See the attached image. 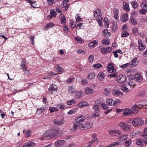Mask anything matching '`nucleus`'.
<instances>
[{
    "mask_svg": "<svg viewBox=\"0 0 147 147\" xmlns=\"http://www.w3.org/2000/svg\"><path fill=\"white\" fill-rule=\"evenodd\" d=\"M123 113L125 115H129L132 113V111L131 109L129 110V109H126L124 111Z\"/></svg>",
    "mask_w": 147,
    "mask_h": 147,
    "instance_id": "c756f323",
    "label": "nucleus"
},
{
    "mask_svg": "<svg viewBox=\"0 0 147 147\" xmlns=\"http://www.w3.org/2000/svg\"><path fill=\"white\" fill-rule=\"evenodd\" d=\"M140 105H134L131 109L132 111V113L135 114H137L138 113V109L139 108H141V107H139Z\"/></svg>",
    "mask_w": 147,
    "mask_h": 147,
    "instance_id": "6e6552de",
    "label": "nucleus"
},
{
    "mask_svg": "<svg viewBox=\"0 0 147 147\" xmlns=\"http://www.w3.org/2000/svg\"><path fill=\"white\" fill-rule=\"evenodd\" d=\"M100 105L105 110L107 111L108 110V107L107 104L104 103H101Z\"/></svg>",
    "mask_w": 147,
    "mask_h": 147,
    "instance_id": "f704fd0d",
    "label": "nucleus"
},
{
    "mask_svg": "<svg viewBox=\"0 0 147 147\" xmlns=\"http://www.w3.org/2000/svg\"><path fill=\"white\" fill-rule=\"evenodd\" d=\"M75 94V98L76 99H79L83 96V93L81 91H76Z\"/></svg>",
    "mask_w": 147,
    "mask_h": 147,
    "instance_id": "f8f14e48",
    "label": "nucleus"
},
{
    "mask_svg": "<svg viewBox=\"0 0 147 147\" xmlns=\"http://www.w3.org/2000/svg\"><path fill=\"white\" fill-rule=\"evenodd\" d=\"M138 48L141 51H143L145 49L144 46L142 44L139 45L138 46Z\"/></svg>",
    "mask_w": 147,
    "mask_h": 147,
    "instance_id": "603ef678",
    "label": "nucleus"
},
{
    "mask_svg": "<svg viewBox=\"0 0 147 147\" xmlns=\"http://www.w3.org/2000/svg\"><path fill=\"white\" fill-rule=\"evenodd\" d=\"M127 137L128 136L126 135L121 136L119 138V140L120 141L122 142L127 140Z\"/></svg>",
    "mask_w": 147,
    "mask_h": 147,
    "instance_id": "cd10ccee",
    "label": "nucleus"
},
{
    "mask_svg": "<svg viewBox=\"0 0 147 147\" xmlns=\"http://www.w3.org/2000/svg\"><path fill=\"white\" fill-rule=\"evenodd\" d=\"M81 124V123H80V122H77L76 121L75 122L74 124V125L73 127L70 129V131H71L72 132H74L75 131L77 130L78 127H79V128H80V126Z\"/></svg>",
    "mask_w": 147,
    "mask_h": 147,
    "instance_id": "0eeeda50",
    "label": "nucleus"
},
{
    "mask_svg": "<svg viewBox=\"0 0 147 147\" xmlns=\"http://www.w3.org/2000/svg\"><path fill=\"white\" fill-rule=\"evenodd\" d=\"M104 21L106 23V25H105L106 28H108L109 27V23L108 22V20L107 18H104Z\"/></svg>",
    "mask_w": 147,
    "mask_h": 147,
    "instance_id": "052dcab7",
    "label": "nucleus"
},
{
    "mask_svg": "<svg viewBox=\"0 0 147 147\" xmlns=\"http://www.w3.org/2000/svg\"><path fill=\"white\" fill-rule=\"evenodd\" d=\"M68 90L69 93H75L76 91L74 89L73 87L72 86L69 87L68 88Z\"/></svg>",
    "mask_w": 147,
    "mask_h": 147,
    "instance_id": "473e14b6",
    "label": "nucleus"
},
{
    "mask_svg": "<svg viewBox=\"0 0 147 147\" xmlns=\"http://www.w3.org/2000/svg\"><path fill=\"white\" fill-rule=\"evenodd\" d=\"M143 143V140L142 139H139L136 140V144L137 145H141Z\"/></svg>",
    "mask_w": 147,
    "mask_h": 147,
    "instance_id": "58836bf2",
    "label": "nucleus"
},
{
    "mask_svg": "<svg viewBox=\"0 0 147 147\" xmlns=\"http://www.w3.org/2000/svg\"><path fill=\"white\" fill-rule=\"evenodd\" d=\"M49 110L51 113H52L57 111L58 109L56 107H50L49 109Z\"/></svg>",
    "mask_w": 147,
    "mask_h": 147,
    "instance_id": "37998d69",
    "label": "nucleus"
},
{
    "mask_svg": "<svg viewBox=\"0 0 147 147\" xmlns=\"http://www.w3.org/2000/svg\"><path fill=\"white\" fill-rule=\"evenodd\" d=\"M65 142L63 140H59L56 141L55 143V145L56 146H58L63 145Z\"/></svg>",
    "mask_w": 147,
    "mask_h": 147,
    "instance_id": "4468645a",
    "label": "nucleus"
},
{
    "mask_svg": "<svg viewBox=\"0 0 147 147\" xmlns=\"http://www.w3.org/2000/svg\"><path fill=\"white\" fill-rule=\"evenodd\" d=\"M75 146V144L73 142H72L68 144L67 147H74Z\"/></svg>",
    "mask_w": 147,
    "mask_h": 147,
    "instance_id": "774afa93",
    "label": "nucleus"
},
{
    "mask_svg": "<svg viewBox=\"0 0 147 147\" xmlns=\"http://www.w3.org/2000/svg\"><path fill=\"white\" fill-rule=\"evenodd\" d=\"M123 8L124 9H125L126 11H129V10L128 4L126 3H125V4L123 3Z\"/></svg>",
    "mask_w": 147,
    "mask_h": 147,
    "instance_id": "c03bdc74",
    "label": "nucleus"
},
{
    "mask_svg": "<svg viewBox=\"0 0 147 147\" xmlns=\"http://www.w3.org/2000/svg\"><path fill=\"white\" fill-rule=\"evenodd\" d=\"M26 62L25 60L24 59H23L21 63V69H22L23 71H28L26 67Z\"/></svg>",
    "mask_w": 147,
    "mask_h": 147,
    "instance_id": "1a4fd4ad",
    "label": "nucleus"
},
{
    "mask_svg": "<svg viewBox=\"0 0 147 147\" xmlns=\"http://www.w3.org/2000/svg\"><path fill=\"white\" fill-rule=\"evenodd\" d=\"M69 0H64L62 2V6L63 7L67 9L69 7V5H68L67 2H68Z\"/></svg>",
    "mask_w": 147,
    "mask_h": 147,
    "instance_id": "2eb2a0df",
    "label": "nucleus"
},
{
    "mask_svg": "<svg viewBox=\"0 0 147 147\" xmlns=\"http://www.w3.org/2000/svg\"><path fill=\"white\" fill-rule=\"evenodd\" d=\"M76 100H71L68 101L67 102V104L68 105H71L72 103L75 104L76 103Z\"/></svg>",
    "mask_w": 147,
    "mask_h": 147,
    "instance_id": "6e6d98bb",
    "label": "nucleus"
},
{
    "mask_svg": "<svg viewBox=\"0 0 147 147\" xmlns=\"http://www.w3.org/2000/svg\"><path fill=\"white\" fill-rule=\"evenodd\" d=\"M92 126V123L87 122L83 125L81 124L80 126V128L82 130H85L91 128Z\"/></svg>",
    "mask_w": 147,
    "mask_h": 147,
    "instance_id": "39448f33",
    "label": "nucleus"
},
{
    "mask_svg": "<svg viewBox=\"0 0 147 147\" xmlns=\"http://www.w3.org/2000/svg\"><path fill=\"white\" fill-rule=\"evenodd\" d=\"M95 76L94 73L90 74L88 76L87 78L91 80L94 78Z\"/></svg>",
    "mask_w": 147,
    "mask_h": 147,
    "instance_id": "c9c22d12",
    "label": "nucleus"
},
{
    "mask_svg": "<svg viewBox=\"0 0 147 147\" xmlns=\"http://www.w3.org/2000/svg\"><path fill=\"white\" fill-rule=\"evenodd\" d=\"M111 91V90L110 88H106L105 89L104 92V94L106 96H109Z\"/></svg>",
    "mask_w": 147,
    "mask_h": 147,
    "instance_id": "4be33fe9",
    "label": "nucleus"
},
{
    "mask_svg": "<svg viewBox=\"0 0 147 147\" xmlns=\"http://www.w3.org/2000/svg\"><path fill=\"white\" fill-rule=\"evenodd\" d=\"M107 67L108 68V69H115L112 63H110L108 65ZM109 71H111L110 70H109Z\"/></svg>",
    "mask_w": 147,
    "mask_h": 147,
    "instance_id": "09e8293b",
    "label": "nucleus"
},
{
    "mask_svg": "<svg viewBox=\"0 0 147 147\" xmlns=\"http://www.w3.org/2000/svg\"><path fill=\"white\" fill-rule=\"evenodd\" d=\"M50 13L52 16H55L57 14L55 11L53 10L50 11Z\"/></svg>",
    "mask_w": 147,
    "mask_h": 147,
    "instance_id": "bf43d9fd",
    "label": "nucleus"
},
{
    "mask_svg": "<svg viewBox=\"0 0 147 147\" xmlns=\"http://www.w3.org/2000/svg\"><path fill=\"white\" fill-rule=\"evenodd\" d=\"M134 79L138 82H140L143 80V77L139 73H137L134 76Z\"/></svg>",
    "mask_w": 147,
    "mask_h": 147,
    "instance_id": "423d86ee",
    "label": "nucleus"
},
{
    "mask_svg": "<svg viewBox=\"0 0 147 147\" xmlns=\"http://www.w3.org/2000/svg\"><path fill=\"white\" fill-rule=\"evenodd\" d=\"M99 112L94 111L91 114V117L92 118H95L100 117V115L99 114Z\"/></svg>",
    "mask_w": 147,
    "mask_h": 147,
    "instance_id": "6ab92c4d",
    "label": "nucleus"
},
{
    "mask_svg": "<svg viewBox=\"0 0 147 147\" xmlns=\"http://www.w3.org/2000/svg\"><path fill=\"white\" fill-rule=\"evenodd\" d=\"M126 77L123 75H121L117 78V81L120 83H123L125 82L126 80Z\"/></svg>",
    "mask_w": 147,
    "mask_h": 147,
    "instance_id": "20e7f679",
    "label": "nucleus"
},
{
    "mask_svg": "<svg viewBox=\"0 0 147 147\" xmlns=\"http://www.w3.org/2000/svg\"><path fill=\"white\" fill-rule=\"evenodd\" d=\"M142 103L141 104H139L140 106H142V107L143 106H147V99L143 100L142 102Z\"/></svg>",
    "mask_w": 147,
    "mask_h": 147,
    "instance_id": "79ce46f5",
    "label": "nucleus"
},
{
    "mask_svg": "<svg viewBox=\"0 0 147 147\" xmlns=\"http://www.w3.org/2000/svg\"><path fill=\"white\" fill-rule=\"evenodd\" d=\"M25 131L26 133L25 135V136L26 138H27L30 137L31 134V132L30 130H28L27 131H26L24 129L23 131L24 133Z\"/></svg>",
    "mask_w": 147,
    "mask_h": 147,
    "instance_id": "a878e982",
    "label": "nucleus"
},
{
    "mask_svg": "<svg viewBox=\"0 0 147 147\" xmlns=\"http://www.w3.org/2000/svg\"><path fill=\"white\" fill-rule=\"evenodd\" d=\"M114 13V17L116 20L118 18V14L119 10L118 9H115L113 10Z\"/></svg>",
    "mask_w": 147,
    "mask_h": 147,
    "instance_id": "5701e85b",
    "label": "nucleus"
},
{
    "mask_svg": "<svg viewBox=\"0 0 147 147\" xmlns=\"http://www.w3.org/2000/svg\"><path fill=\"white\" fill-rule=\"evenodd\" d=\"M113 100L112 99H107L106 100V104L110 106H112V102H113Z\"/></svg>",
    "mask_w": 147,
    "mask_h": 147,
    "instance_id": "ea45409f",
    "label": "nucleus"
},
{
    "mask_svg": "<svg viewBox=\"0 0 147 147\" xmlns=\"http://www.w3.org/2000/svg\"><path fill=\"white\" fill-rule=\"evenodd\" d=\"M89 104L85 101L81 102L78 104V107H84L88 106Z\"/></svg>",
    "mask_w": 147,
    "mask_h": 147,
    "instance_id": "ddd939ff",
    "label": "nucleus"
},
{
    "mask_svg": "<svg viewBox=\"0 0 147 147\" xmlns=\"http://www.w3.org/2000/svg\"><path fill=\"white\" fill-rule=\"evenodd\" d=\"M99 106L98 105H96L94 107V109L95 110V111H99Z\"/></svg>",
    "mask_w": 147,
    "mask_h": 147,
    "instance_id": "69168bd1",
    "label": "nucleus"
},
{
    "mask_svg": "<svg viewBox=\"0 0 147 147\" xmlns=\"http://www.w3.org/2000/svg\"><path fill=\"white\" fill-rule=\"evenodd\" d=\"M57 107L58 108H59V109H63L64 107L65 106L61 104H59L57 106Z\"/></svg>",
    "mask_w": 147,
    "mask_h": 147,
    "instance_id": "338daca9",
    "label": "nucleus"
},
{
    "mask_svg": "<svg viewBox=\"0 0 147 147\" xmlns=\"http://www.w3.org/2000/svg\"><path fill=\"white\" fill-rule=\"evenodd\" d=\"M121 102V101L119 99H117L115 100V101L113 103V106L116 105L117 103H120Z\"/></svg>",
    "mask_w": 147,
    "mask_h": 147,
    "instance_id": "3c124183",
    "label": "nucleus"
},
{
    "mask_svg": "<svg viewBox=\"0 0 147 147\" xmlns=\"http://www.w3.org/2000/svg\"><path fill=\"white\" fill-rule=\"evenodd\" d=\"M60 18L61 20V24H64L65 20L64 16L63 15L61 14L60 16Z\"/></svg>",
    "mask_w": 147,
    "mask_h": 147,
    "instance_id": "7c9ffc66",
    "label": "nucleus"
},
{
    "mask_svg": "<svg viewBox=\"0 0 147 147\" xmlns=\"http://www.w3.org/2000/svg\"><path fill=\"white\" fill-rule=\"evenodd\" d=\"M101 52L103 54H105L108 53L107 51V49H106V48L102 49Z\"/></svg>",
    "mask_w": 147,
    "mask_h": 147,
    "instance_id": "e2e57ef3",
    "label": "nucleus"
},
{
    "mask_svg": "<svg viewBox=\"0 0 147 147\" xmlns=\"http://www.w3.org/2000/svg\"><path fill=\"white\" fill-rule=\"evenodd\" d=\"M117 76V73L115 74H109L108 76V77H109L110 76L111 78H115Z\"/></svg>",
    "mask_w": 147,
    "mask_h": 147,
    "instance_id": "680f3d73",
    "label": "nucleus"
},
{
    "mask_svg": "<svg viewBox=\"0 0 147 147\" xmlns=\"http://www.w3.org/2000/svg\"><path fill=\"white\" fill-rule=\"evenodd\" d=\"M128 19V14L127 13L124 14L122 18V21L124 22H126Z\"/></svg>",
    "mask_w": 147,
    "mask_h": 147,
    "instance_id": "a211bd4d",
    "label": "nucleus"
},
{
    "mask_svg": "<svg viewBox=\"0 0 147 147\" xmlns=\"http://www.w3.org/2000/svg\"><path fill=\"white\" fill-rule=\"evenodd\" d=\"M57 86L55 84L51 85L49 89V92L50 93L52 94L53 91H55L57 89Z\"/></svg>",
    "mask_w": 147,
    "mask_h": 147,
    "instance_id": "9b49d317",
    "label": "nucleus"
},
{
    "mask_svg": "<svg viewBox=\"0 0 147 147\" xmlns=\"http://www.w3.org/2000/svg\"><path fill=\"white\" fill-rule=\"evenodd\" d=\"M131 142V141L130 140H129L127 141H126L125 142V146L126 147H128L129 146Z\"/></svg>",
    "mask_w": 147,
    "mask_h": 147,
    "instance_id": "8fccbe9b",
    "label": "nucleus"
},
{
    "mask_svg": "<svg viewBox=\"0 0 147 147\" xmlns=\"http://www.w3.org/2000/svg\"><path fill=\"white\" fill-rule=\"evenodd\" d=\"M120 88L124 92H127L128 91L129 89L124 85L121 86Z\"/></svg>",
    "mask_w": 147,
    "mask_h": 147,
    "instance_id": "72a5a7b5",
    "label": "nucleus"
},
{
    "mask_svg": "<svg viewBox=\"0 0 147 147\" xmlns=\"http://www.w3.org/2000/svg\"><path fill=\"white\" fill-rule=\"evenodd\" d=\"M142 136H147V128H146L144 129L143 132L142 133Z\"/></svg>",
    "mask_w": 147,
    "mask_h": 147,
    "instance_id": "864d4df0",
    "label": "nucleus"
},
{
    "mask_svg": "<svg viewBox=\"0 0 147 147\" xmlns=\"http://www.w3.org/2000/svg\"><path fill=\"white\" fill-rule=\"evenodd\" d=\"M85 117L84 115H82L77 119L76 122H83L85 120Z\"/></svg>",
    "mask_w": 147,
    "mask_h": 147,
    "instance_id": "393cba45",
    "label": "nucleus"
},
{
    "mask_svg": "<svg viewBox=\"0 0 147 147\" xmlns=\"http://www.w3.org/2000/svg\"><path fill=\"white\" fill-rule=\"evenodd\" d=\"M129 35V34L125 31H123L121 34L122 37H126Z\"/></svg>",
    "mask_w": 147,
    "mask_h": 147,
    "instance_id": "de8ad7c7",
    "label": "nucleus"
},
{
    "mask_svg": "<svg viewBox=\"0 0 147 147\" xmlns=\"http://www.w3.org/2000/svg\"><path fill=\"white\" fill-rule=\"evenodd\" d=\"M104 74L103 72L99 73L97 75V78L100 81H102L104 79Z\"/></svg>",
    "mask_w": 147,
    "mask_h": 147,
    "instance_id": "f3484780",
    "label": "nucleus"
},
{
    "mask_svg": "<svg viewBox=\"0 0 147 147\" xmlns=\"http://www.w3.org/2000/svg\"><path fill=\"white\" fill-rule=\"evenodd\" d=\"M130 22L132 24V25H135L137 23V22L136 20L134 18L131 16L129 20Z\"/></svg>",
    "mask_w": 147,
    "mask_h": 147,
    "instance_id": "aec40b11",
    "label": "nucleus"
},
{
    "mask_svg": "<svg viewBox=\"0 0 147 147\" xmlns=\"http://www.w3.org/2000/svg\"><path fill=\"white\" fill-rule=\"evenodd\" d=\"M115 89V88H114L113 90L114 94L116 95H119L120 94H121V96L123 95V92H120L117 90H116Z\"/></svg>",
    "mask_w": 147,
    "mask_h": 147,
    "instance_id": "bb28decb",
    "label": "nucleus"
},
{
    "mask_svg": "<svg viewBox=\"0 0 147 147\" xmlns=\"http://www.w3.org/2000/svg\"><path fill=\"white\" fill-rule=\"evenodd\" d=\"M45 110V108L44 107H42L40 109H38L37 111L36 112V113L38 114H40L43 111Z\"/></svg>",
    "mask_w": 147,
    "mask_h": 147,
    "instance_id": "4c0bfd02",
    "label": "nucleus"
},
{
    "mask_svg": "<svg viewBox=\"0 0 147 147\" xmlns=\"http://www.w3.org/2000/svg\"><path fill=\"white\" fill-rule=\"evenodd\" d=\"M102 67V65L99 63L95 64L93 65V67L95 69H99L100 67Z\"/></svg>",
    "mask_w": 147,
    "mask_h": 147,
    "instance_id": "e433bc0d",
    "label": "nucleus"
},
{
    "mask_svg": "<svg viewBox=\"0 0 147 147\" xmlns=\"http://www.w3.org/2000/svg\"><path fill=\"white\" fill-rule=\"evenodd\" d=\"M100 11L98 9L96 10L94 12V16L95 18H100Z\"/></svg>",
    "mask_w": 147,
    "mask_h": 147,
    "instance_id": "dca6fc26",
    "label": "nucleus"
},
{
    "mask_svg": "<svg viewBox=\"0 0 147 147\" xmlns=\"http://www.w3.org/2000/svg\"><path fill=\"white\" fill-rule=\"evenodd\" d=\"M109 40L108 39H104L102 40V43L105 45H108L109 42Z\"/></svg>",
    "mask_w": 147,
    "mask_h": 147,
    "instance_id": "2f4dec72",
    "label": "nucleus"
},
{
    "mask_svg": "<svg viewBox=\"0 0 147 147\" xmlns=\"http://www.w3.org/2000/svg\"><path fill=\"white\" fill-rule=\"evenodd\" d=\"M64 122L65 121L63 119L60 120L55 119L53 121L55 125H63Z\"/></svg>",
    "mask_w": 147,
    "mask_h": 147,
    "instance_id": "9d476101",
    "label": "nucleus"
},
{
    "mask_svg": "<svg viewBox=\"0 0 147 147\" xmlns=\"http://www.w3.org/2000/svg\"><path fill=\"white\" fill-rule=\"evenodd\" d=\"M117 29V23H113L112 26V30L115 31Z\"/></svg>",
    "mask_w": 147,
    "mask_h": 147,
    "instance_id": "a18cd8bd",
    "label": "nucleus"
},
{
    "mask_svg": "<svg viewBox=\"0 0 147 147\" xmlns=\"http://www.w3.org/2000/svg\"><path fill=\"white\" fill-rule=\"evenodd\" d=\"M77 52L78 54L83 53L85 54V52L84 51L81 49H78L77 51Z\"/></svg>",
    "mask_w": 147,
    "mask_h": 147,
    "instance_id": "0e129e2a",
    "label": "nucleus"
},
{
    "mask_svg": "<svg viewBox=\"0 0 147 147\" xmlns=\"http://www.w3.org/2000/svg\"><path fill=\"white\" fill-rule=\"evenodd\" d=\"M132 125L135 127L141 126L144 124V121L141 118L137 117L134 118L132 121Z\"/></svg>",
    "mask_w": 147,
    "mask_h": 147,
    "instance_id": "f03ea898",
    "label": "nucleus"
},
{
    "mask_svg": "<svg viewBox=\"0 0 147 147\" xmlns=\"http://www.w3.org/2000/svg\"><path fill=\"white\" fill-rule=\"evenodd\" d=\"M93 92V89L90 88H87L86 89L85 93L87 94H92Z\"/></svg>",
    "mask_w": 147,
    "mask_h": 147,
    "instance_id": "b1692460",
    "label": "nucleus"
},
{
    "mask_svg": "<svg viewBox=\"0 0 147 147\" xmlns=\"http://www.w3.org/2000/svg\"><path fill=\"white\" fill-rule=\"evenodd\" d=\"M102 20V18L101 17V16H100V18H99L97 20V22L99 25L100 26H102V22L101 21Z\"/></svg>",
    "mask_w": 147,
    "mask_h": 147,
    "instance_id": "49530a36",
    "label": "nucleus"
},
{
    "mask_svg": "<svg viewBox=\"0 0 147 147\" xmlns=\"http://www.w3.org/2000/svg\"><path fill=\"white\" fill-rule=\"evenodd\" d=\"M55 67L56 69L59 72H60L61 73H62L64 71V70L63 69V68L59 65H56Z\"/></svg>",
    "mask_w": 147,
    "mask_h": 147,
    "instance_id": "412c9836",
    "label": "nucleus"
},
{
    "mask_svg": "<svg viewBox=\"0 0 147 147\" xmlns=\"http://www.w3.org/2000/svg\"><path fill=\"white\" fill-rule=\"evenodd\" d=\"M104 35L106 37H109L111 35V33L108 32L107 30H105L103 31Z\"/></svg>",
    "mask_w": 147,
    "mask_h": 147,
    "instance_id": "c85d7f7f",
    "label": "nucleus"
},
{
    "mask_svg": "<svg viewBox=\"0 0 147 147\" xmlns=\"http://www.w3.org/2000/svg\"><path fill=\"white\" fill-rule=\"evenodd\" d=\"M116 131L117 132V130H111L109 131V133L110 135H111L113 134L115 136Z\"/></svg>",
    "mask_w": 147,
    "mask_h": 147,
    "instance_id": "a19ab883",
    "label": "nucleus"
},
{
    "mask_svg": "<svg viewBox=\"0 0 147 147\" xmlns=\"http://www.w3.org/2000/svg\"><path fill=\"white\" fill-rule=\"evenodd\" d=\"M132 5L134 9L136 8L138 6V4L137 3L134 2H132Z\"/></svg>",
    "mask_w": 147,
    "mask_h": 147,
    "instance_id": "4d7b16f0",
    "label": "nucleus"
},
{
    "mask_svg": "<svg viewBox=\"0 0 147 147\" xmlns=\"http://www.w3.org/2000/svg\"><path fill=\"white\" fill-rule=\"evenodd\" d=\"M59 130L57 129H53L51 130L47 131L43 134V137L41 139H50L53 137L56 138L59 136Z\"/></svg>",
    "mask_w": 147,
    "mask_h": 147,
    "instance_id": "f257e3e1",
    "label": "nucleus"
},
{
    "mask_svg": "<svg viewBox=\"0 0 147 147\" xmlns=\"http://www.w3.org/2000/svg\"><path fill=\"white\" fill-rule=\"evenodd\" d=\"M127 83L130 86H133V87L135 86V84L133 81L130 80L129 82H127Z\"/></svg>",
    "mask_w": 147,
    "mask_h": 147,
    "instance_id": "13d9d810",
    "label": "nucleus"
},
{
    "mask_svg": "<svg viewBox=\"0 0 147 147\" xmlns=\"http://www.w3.org/2000/svg\"><path fill=\"white\" fill-rule=\"evenodd\" d=\"M94 57L92 55H90L88 57V60L90 63H91L93 61Z\"/></svg>",
    "mask_w": 147,
    "mask_h": 147,
    "instance_id": "5fc2aeb1",
    "label": "nucleus"
},
{
    "mask_svg": "<svg viewBox=\"0 0 147 147\" xmlns=\"http://www.w3.org/2000/svg\"><path fill=\"white\" fill-rule=\"evenodd\" d=\"M119 126L124 132H129L131 129V126L127 123L121 122L119 124Z\"/></svg>",
    "mask_w": 147,
    "mask_h": 147,
    "instance_id": "7ed1b4c3",
    "label": "nucleus"
}]
</instances>
